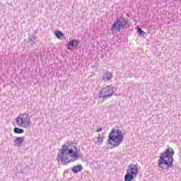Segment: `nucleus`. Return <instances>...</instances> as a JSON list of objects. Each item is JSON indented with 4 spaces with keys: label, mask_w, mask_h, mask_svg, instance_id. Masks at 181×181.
I'll return each mask as SVG.
<instances>
[{
    "label": "nucleus",
    "mask_w": 181,
    "mask_h": 181,
    "mask_svg": "<svg viewBox=\"0 0 181 181\" xmlns=\"http://www.w3.org/2000/svg\"><path fill=\"white\" fill-rule=\"evenodd\" d=\"M58 153V160H61L63 165H67L71 162H76L78 159V148L74 144H66L62 146Z\"/></svg>",
    "instance_id": "obj_1"
},
{
    "label": "nucleus",
    "mask_w": 181,
    "mask_h": 181,
    "mask_svg": "<svg viewBox=\"0 0 181 181\" xmlns=\"http://www.w3.org/2000/svg\"><path fill=\"white\" fill-rule=\"evenodd\" d=\"M173 155H175L173 149L167 148L158 160V168L165 170L172 168L173 166Z\"/></svg>",
    "instance_id": "obj_2"
},
{
    "label": "nucleus",
    "mask_w": 181,
    "mask_h": 181,
    "mask_svg": "<svg viewBox=\"0 0 181 181\" xmlns=\"http://www.w3.org/2000/svg\"><path fill=\"white\" fill-rule=\"evenodd\" d=\"M124 141V133L119 129H113L109 134L108 144L115 148L118 147Z\"/></svg>",
    "instance_id": "obj_3"
},
{
    "label": "nucleus",
    "mask_w": 181,
    "mask_h": 181,
    "mask_svg": "<svg viewBox=\"0 0 181 181\" xmlns=\"http://www.w3.org/2000/svg\"><path fill=\"white\" fill-rule=\"evenodd\" d=\"M16 124L17 127H20L21 128H29L32 125L30 115L28 113L20 114L16 119Z\"/></svg>",
    "instance_id": "obj_4"
},
{
    "label": "nucleus",
    "mask_w": 181,
    "mask_h": 181,
    "mask_svg": "<svg viewBox=\"0 0 181 181\" xmlns=\"http://www.w3.org/2000/svg\"><path fill=\"white\" fill-rule=\"evenodd\" d=\"M139 173L138 164H130L127 170V174L124 175V181L134 180Z\"/></svg>",
    "instance_id": "obj_5"
},
{
    "label": "nucleus",
    "mask_w": 181,
    "mask_h": 181,
    "mask_svg": "<svg viewBox=\"0 0 181 181\" xmlns=\"http://www.w3.org/2000/svg\"><path fill=\"white\" fill-rule=\"evenodd\" d=\"M127 25H128V21L125 18H118L112 25L111 30L112 32H121V29H125Z\"/></svg>",
    "instance_id": "obj_6"
},
{
    "label": "nucleus",
    "mask_w": 181,
    "mask_h": 181,
    "mask_svg": "<svg viewBox=\"0 0 181 181\" xmlns=\"http://www.w3.org/2000/svg\"><path fill=\"white\" fill-rule=\"evenodd\" d=\"M115 93V88L112 86H107L103 88L98 93L99 98H111Z\"/></svg>",
    "instance_id": "obj_7"
},
{
    "label": "nucleus",
    "mask_w": 181,
    "mask_h": 181,
    "mask_svg": "<svg viewBox=\"0 0 181 181\" xmlns=\"http://www.w3.org/2000/svg\"><path fill=\"white\" fill-rule=\"evenodd\" d=\"M23 142H25V136L14 137V139H13L14 146H18V148H19L22 146V144H23Z\"/></svg>",
    "instance_id": "obj_8"
},
{
    "label": "nucleus",
    "mask_w": 181,
    "mask_h": 181,
    "mask_svg": "<svg viewBox=\"0 0 181 181\" xmlns=\"http://www.w3.org/2000/svg\"><path fill=\"white\" fill-rule=\"evenodd\" d=\"M78 43H80V42H78V40H72L68 43L67 49H69V50H71V47H77V46H78Z\"/></svg>",
    "instance_id": "obj_9"
},
{
    "label": "nucleus",
    "mask_w": 181,
    "mask_h": 181,
    "mask_svg": "<svg viewBox=\"0 0 181 181\" xmlns=\"http://www.w3.org/2000/svg\"><path fill=\"white\" fill-rule=\"evenodd\" d=\"M112 77H114V75L111 72H106L103 74V80L104 81H111L112 79Z\"/></svg>",
    "instance_id": "obj_10"
},
{
    "label": "nucleus",
    "mask_w": 181,
    "mask_h": 181,
    "mask_svg": "<svg viewBox=\"0 0 181 181\" xmlns=\"http://www.w3.org/2000/svg\"><path fill=\"white\" fill-rule=\"evenodd\" d=\"M81 170H83V165H81L74 166L72 168V172H74V173H78V172H81Z\"/></svg>",
    "instance_id": "obj_11"
},
{
    "label": "nucleus",
    "mask_w": 181,
    "mask_h": 181,
    "mask_svg": "<svg viewBox=\"0 0 181 181\" xmlns=\"http://www.w3.org/2000/svg\"><path fill=\"white\" fill-rule=\"evenodd\" d=\"M55 36L57 37V39H64L66 37L62 31H56Z\"/></svg>",
    "instance_id": "obj_12"
},
{
    "label": "nucleus",
    "mask_w": 181,
    "mask_h": 181,
    "mask_svg": "<svg viewBox=\"0 0 181 181\" xmlns=\"http://www.w3.org/2000/svg\"><path fill=\"white\" fill-rule=\"evenodd\" d=\"M13 132L15 134H23V132H25V130L23 129H21L19 127H15L13 129Z\"/></svg>",
    "instance_id": "obj_13"
},
{
    "label": "nucleus",
    "mask_w": 181,
    "mask_h": 181,
    "mask_svg": "<svg viewBox=\"0 0 181 181\" xmlns=\"http://www.w3.org/2000/svg\"><path fill=\"white\" fill-rule=\"evenodd\" d=\"M103 141H104V136H101V135L99 134L98 136L97 137L96 144L101 145V144H103Z\"/></svg>",
    "instance_id": "obj_14"
},
{
    "label": "nucleus",
    "mask_w": 181,
    "mask_h": 181,
    "mask_svg": "<svg viewBox=\"0 0 181 181\" xmlns=\"http://www.w3.org/2000/svg\"><path fill=\"white\" fill-rule=\"evenodd\" d=\"M36 35H32L30 38V45L33 46L35 43H36Z\"/></svg>",
    "instance_id": "obj_15"
},
{
    "label": "nucleus",
    "mask_w": 181,
    "mask_h": 181,
    "mask_svg": "<svg viewBox=\"0 0 181 181\" xmlns=\"http://www.w3.org/2000/svg\"><path fill=\"white\" fill-rule=\"evenodd\" d=\"M137 32H139V33H140V35H145V32L144 30H142L141 28H137Z\"/></svg>",
    "instance_id": "obj_16"
},
{
    "label": "nucleus",
    "mask_w": 181,
    "mask_h": 181,
    "mask_svg": "<svg viewBox=\"0 0 181 181\" xmlns=\"http://www.w3.org/2000/svg\"><path fill=\"white\" fill-rule=\"evenodd\" d=\"M103 131V127H100L96 130V132H101Z\"/></svg>",
    "instance_id": "obj_17"
},
{
    "label": "nucleus",
    "mask_w": 181,
    "mask_h": 181,
    "mask_svg": "<svg viewBox=\"0 0 181 181\" xmlns=\"http://www.w3.org/2000/svg\"><path fill=\"white\" fill-rule=\"evenodd\" d=\"M174 1H177V0H174Z\"/></svg>",
    "instance_id": "obj_18"
},
{
    "label": "nucleus",
    "mask_w": 181,
    "mask_h": 181,
    "mask_svg": "<svg viewBox=\"0 0 181 181\" xmlns=\"http://www.w3.org/2000/svg\"><path fill=\"white\" fill-rule=\"evenodd\" d=\"M179 1H181V0H179Z\"/></svg>",
    "instance_id": "obj_19"
}]
</instances>
